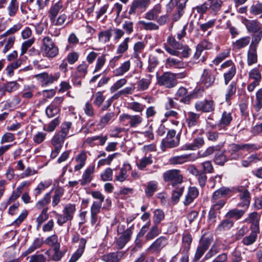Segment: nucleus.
I'll return each instance as SVG.
<instances>
[{
    "label": "nucleus",
    "mask_w": 262,
    "mask_h": 262,
    "mask_svg": "<svg viewBox=\"0 0 262 262\" xmlns=\"http://www.w3.org/2000/svg\"><path fill=\"white\" fill-rule=\"evenodd\" d=\"M41 51L43 56L53 58L58 54L59 49L52 39L49 36H46L42 39Z\"/></svg>",
    "instance_id": "obj_1"
},
{
    "label": "nucleus",
    "mask_w": 262,
    "mask_h": 262,
    "mask_svg": "<svg viewBox=\"0 0 262 262\" xmlns=\"http://www.w3.org/2000/svg\"><path fill=\"white\" fill-rule=\"evenodd\" d=\"M157 84L166 88L171 89L177 84V74L166 72L161 75L157 76Z\"/></svg>",
    "instance_id": "obj_2"
},
{
    "label": "nucleus",
    "mask_w": 262,
    "mask_h": 262,
    "mask_svg": "<svg viewBox=\"0 0 262 262\" xmlns=\"http://www.w3.org/2000/svg\"><path fill=\"white\" fill-rule=\"evenodd\" d=\"M75 211L76 205L75 204H67L63 209V214H57V222L58 225L62 226L68 221L72 220Z\"/></svg>",
    "instance_id": "obj_3"
},
{
    "label": "nucleus",
    "mask_w": 262,
    "mask_h": 262,
    "mask_svg": "<svg viewBox=\"0 0 262 262\" xmlns=\"http://www.w3.org/2000/svg\"><path fill=\"white\" fill-rule=\"evenodd\" d=\"M150 0H133L129 5V15H136L145 12L150 5Z\"/></svg>",
    "instance_id": "obj_4"
},
{
    "label": "nucleus",
    "mask_w": 262,
    "mask_h": 262,
    "mask_svg": "<svg viewBox=\"0 0 262 262\" xmlns=\"http://www.w3.org/2000/svg\"><path fill=\"white\" fill-rule=\"evenodd\" d=\"M164 181L171 182L172 186L181 184L183 182V177L179 169H170L165 171L163 175Z\"/></svg>",
    "instance_id": "obj_5"
},
{
    "label": "nucleus",
    "mask_w": 262,
    "mask_h": 262,
    "mask_svg": "<svg viewBox=\"0 0 262 262\" xmlns=\"http://www.w3.org/2000/svg\"><path fill=\"white\" fill-rule=\"evenodd\" d=\"M168 245V239L164 236H161L153 242L146 249L145 252L149 254H157Z\"/></svg>",
    "instance_id": "obj_6"
},
{
    "label": "nucleus",
    "mask_w": 262,
    "mask_h": 262,
    "mask_svg": "<svg viewBox=\"0 0 262 262\" xmlns=\"http://www.w3.org/2000/svg\"><path fill=\"white\" fill-rule=\"evenodd\" d=\"M180 0H170L166 5V9L168 13L171 12L176 7V9L172 14V20L174 21L179 20L184 13V10L186 7L180 8L179 7Z\"/></svg>",
    "instance_id": "obj_7"
},
{
    "label": "nucleus",
    "mask_w": 262,
    "mask_h": 262,
    "mask_svg": "<svg viewBox=\"0 0 262 262\" xmlns=\"http://www.w3.org/2000/svg\"><path fill=\"white\" fill-rule=\"evenodd\" d=\"M221 68L224 71V78L225 83L227 85L235 76L236 72V67L231 60H228L221 65Z\"/></svg>",
    "instance_id": "obj_8"
},
{
    "label": "nucleus",
    "mask_w": 262,
    "mask_h": 262,
    "mask_svg": "<svg viewBox=\"0 0 262 262\" xmlns=\"http://www.w3.org/2000/svg\"><path fill=\"white\" fill-rule=\"evenodd\" d=\"M200 117L199 114L192 112H188L186 118V130L187 132L194 133L196 130L194 128L200 123Z\"/></svg>",
    "instance_id": "obj_9"
},
{
    "label": "nucleus",
    "mask_w": 262,
    "mask_h": 262,
    "mask_svg": "<svg viewBox=\"0 0 262 262\" xmlns=\"http://www.w3.org/2000/svg\"><path fill=\"white\" fill-rule=\"evenodd\" d=\"M215 105V102L212 99H205L197 101L194 104V108L198 112L210 113L214 110Z\"/></svg>",
    "instance_id": "obj_10"
},
{
    "label": "nucleus",
    "mask_w": 262,
    "mask_h": 262,
    "mask_svg": "<svg viewBox=\"0 0 262 262\" xmlns=\"http://www.w3.org/2000/svg\"><path fill=\"white\" fill-rule=\"evenodd\" d=\"M120 120L122 122L128 121L129 126L135 128L142 123L143 118L139 115H131L127 114H123L120 116Z\"/></svg>",
    "instance_id": "obj_11"
},
{
    "label": "nucleus",
    "mask_w": 262,
    "mask_h": 262,
    "mask_svg": "<svg viewBox=\"0 0 262 262\" xmlns=\"http://www.w3.org/2000/svg\"><path fill=\"white\" fill-rule=\"evenodd\" d=\"M133 226L127 228L124 233L116 239L115 244L117 249H121L130 241L133 233Z\"/></svg>",
    "instance_id": "obj_12"
},
{
    "label": "nucleus",
    "mask_w": 262,
    "mask_h": 262,
    "mask_svg": "<svg viewBox=\"0 0 262 262\" xmlns=\"http://www.w3.org/2000/svg\"><path fill=\"white\" fill-rule=\"evenodd\" d=\"M237 191L239 192L238 197L240 202L238 204V206L241 207L247 208L250 204L251 200L250 193L249 191L243 187H238Z\"/></svg>",
    "instance_id": "obj_13"
},
{
    "label": "nucleus",
    "mask_w": 262,
    "mask_h": 262,
    "mask_svg": "<svg viewBox=\"0 0 262 262\" xmlns=\"http://www.w3.org/2000/svg\"><path fill=\"white\" fill-rule=\"evenodd\" d=\"M196 159L197 157L194 154H186L172 157L169 159V162L171 165L183 164L188 162L194 161Z\"/></svg>",
    "instance_id": "obj_14"
},
{
    "label": "nucleus",
    "mask_w": 262,
    "mask_h": 262,
    "mask_svg": "<svg viewBox=\"0 0 262 262\" xmlns=\"http://www.w3.org/2000/svg\"><path fill=\"white\" fill-rule=\"evenodd\" d=\"M215 80V76L211 70L204 69L200 78V82L206 87L213 85Z\"/></svg>",
    "instance_id": "obj_15"
},
{
    "label": "nucleus",
    "mask_w": 262,
    "mask_h": 262,
    "mask_svg": "<svg viewBox=\"0 0 262 262\" xmlns=\"http://www.w3.org/2000/svg\"><path fill=\"white\" fill-rule=\"evenodd\" d=\"M38 79H41L42 84L48 85L57 81L60 76L59 72H56L54 74H48L47 73H43L36 76Z\"/></svg>",
    "instance_id": "obj_16"
},
{
    "label": "nucleus",
    "mask_w": 262,
    "mask_h": 262,
    "mask_svg": "<svg viewBox=\"0 0 262 262\" xmlns=\"http://www.w3.org/2000/svg\"><path fill=\"white\" fill-rule=\"evenodd\" d=\"M260 218V215L257 212L254 211L248 214L244 222L251 224V228L254 230L258 231Z\"/></svg>",
    "instance_id": "obj_17"
},
{
    "label": "nucleus",
    "mask_w": 262,
    "mask_h": 262,
    "mask_svg": "<svg viewBox=\"0 0 262 262\" xmlns=\"http://www.w3.org/2000/svg\"><path fill=\"white\" fill-rule=\"evenodd\" d=\"M180 135L178 134L175 138H165L162 141V149L165 150L166 148H174L177 147L180 143Z\"/></svg>",
    "instance_id": "obj_18"
},
{
    "label": "nucleus",
    "mask_w": 262,
    "mask_h": 262,
    "mask_svg": "<svg viewBox=\"0 0 262 262\" xmlns=\"http://www.w3.org/2000/svg\"><path fill=\"white\" fill-rule=\"evenodd\" d=\"M95 171V166H89L83 172L82 178L79 180L80 184L82 186H84L89 184L92 180L93 174Z\"/></svg>",
    "instance_id": "obj_19"
},
{
    "label": "nucleus",
    "mask_w": 262,
    "mask_h": 262,
    "mask_svg": "<svg viewBox=\"0 0 262 262\" xmlns=\"http://www.w3.org/2000/svg\"><path fill=\"white\" fill-rule=\"evenodd\" d=\"M210 245V240L208 238H204L200 242V245L198 247L194 259L198 260L203 256L205 252L207 250Z\"/></svg>",
    "instance_id": "obj_20"
},
{
    "label": "nucleus",
    "mask_w": 262,
    "mask_h": 262,
    "mask_svg": "<svg viewBox=\"0 0 262 262\" xmlns=\"http://www.w3.org/2000/svg\"><path fill=\"white\" fill-rule=\"evenodd\" d=\"M152 78V76L148 74L145 77L140 79L137 83V90L138 92H143L147 90L151 83Z\"/></svg>",
    "instance_id": "obj_21"
},
{
    "label": "nucleus",
    "mask_w": 262,
    "mask_h": 262,
    "mask_svg": "<svg viewBox=\"0 0 262 262\" xmlns=\"http://www.w3.org/2000/svg\"><path fill=\"white\" fill-rule=\"evenodd\" d=\"M137 137L138 139L141 138L142 137L145 138L144 141H142V142L138 143L139 144H142L144 142H149L151 140H153L154 139L155 136L153 132V127L152 125H150L147 126V130L138 132Z\"/></svg>",
    "instance_id": "obj_22"
},
{
    "label": "nucleus",
    "mask_w": 262,
    "mask_h": 262,
    "mask_svg": "<svg viewBox=\"0 0 262 262\" xmlns=\"http://www.w3.org/2000/svg\"><path fill=\"white\" fill-rule=\"evenodd\" d=\"M243 23L246 26L249 32L256 33L260 31L262 27L260 26V24L257 20H250L247 18H244Z\"/></svg>",
    "instance_id": "obj_23"
},
{
    "label": "nucleus",
    "mask_w": 262,
    "mask_h": 262,
    "mask_svg": "<svg viewBox=\"0 0 262 262\" xmlns=\"http://www.w3.org/2000/svg\"><path fill=\"white\" fill-rule=\"evenodd\" d=\"M162 11V6L160 4L155 5L153 8L145 14L144 18L148 20H156Z\"/></svg>",
    "instance_id": "obj_24"
},
{
    "label": "nucleus",
    "mask_w": 262,
    "mask_h": 262,
    "mask_svg": "<svg viewBox=\"0 0 262 262\" xmlns=\"http://www.w3.org/2000/svg\"><path fill=\"white\" fill-rule=\"evenodd\" d=\"M132 167L129 163H124L120 169L119 173L115 176V180L123 182L127 179L128 174L127 172L131 170Z\"/></svg>",
    "instance_id": "obj_25"
},
{
    "label": "nucleus",
    "mask_w": 262,
    "mask_h": 262,
    "mask_svg": "<svg viewBox=\"0 0 262 262\" xmlns=\"http://www.w3.org/2000/svg\"><path fill=\"white\" fill-rule=\"evenodd\" d=\"M87 159L86 153L85 151H82L75 157L76 164L74 166L75 171H79L82 169L86 163Z\"/></svg>",
    "instance_id": "obj_26"
},
{
    "label": "nucleus",
    "mask_w": 262,
    "mask_h": 262,
    "mask_svg": "<svg viewBox=\"0 0 262 262\" xmlns=\"http://www.w3.org/2000/svg\"><path fill=\"white\" fill-rule=\"evenodd\" d=\"M125 252L124 251H119L116 252L110 253L103 256V259L106 262H119Z\"/></svg>",
    "instance_id": "obj_27"
},
{
    "label": "nucleus",
    "mask_w": 262,
    "mask_h": 262,
    "mask_svg": "<svg viewBox=\"0 0 262 262\" xmlns=\"http://www.w3.org/2000/svg\"><path fill=\"white\" fill-rule=\"evenodd\" d=\"M199 195V191L195 187H190L185 196L184 204L185 206L190 205Z\"/></svg>",
    "instance_id": "obj_28"
},
{
    "label": "nucleus",
    "mask_w": 262,
    "mask_h": 262,
    "mask_svg": "<svg viewBox=\"0 0 262 262\" xmlns=\"http://www.w3.org/2000/svg\"><path fill=\"white\" fill-rule=\"evenodd\" d=\"M240 150L238 144H232L228 146L227 150L225 151L228 159H237L239 158L238 151Z\"/></svg>",
    "instance_id": "obj_29"
},
{
    "label": "nucleus",
    "mask_w": 262,
    "mask_h": 262,
    "mask_svg": "<svg viewBox=\"0 0 262 262\" xmlns=\"http://www.w3.org/2000/svg\"><path fill=\"white\" fill-rule=\"evenodd\" d=\"M232 120V117L231 113L224 111L222 115L221 119L215 126L220 127L225 129L228 126Z\"/></svg>",
    "instance_id": "obj_30"
},
{
    "label": "nucleus",
    "mask_w": 262,
    "mask_h": 262,
    "mask_svg": "<svg viewBox=\"0 0 262 262\" xmlns=\"http://www.w3.org/2000/svg\"><path fill=\"white\" fill-rule=\"evenodd\" d=\"M255 45H250L247 53V63L251 66L257 61V55Z\"/></svg>",
    "instance_id": "obj_31"
},
{
    "label": "nucleus",
    "mask_w": 262,
    "mask_h": 262,
    "mask_svg": "<svg viewBox=\"0 0 262 262\" xmlns=\"http://www.w3.org/2000/svg\"><path fill=\"white\" fill-rule=\"evenodd\" d=\"M165 67L169 69H181L184 68L185 64L180 59L173 57H168L166 60Z\"/></svg>",
    "instance_id": "obj_32"
},
{
    "label": "nucleus",
    "mask_w": 262,
    "mask_h": 262,
    "mask_svg": "<svg viewBox=\"0 0 262 262\" xmlns=\"http://www.w3.org/2000/svg\"><path fill=\"white\" fill-rule=\"evenodd\" d=\"M59 249L60 247L58 246L53 249H49L46 252L45 254L48 256L49 260L58 261L61 259L63 254Z\"/></svg>",
    "instance_id": "obj_33"
},
{
    "label": "nucleus",
    "mask_w": 262,
    "mask_h": 262,
    "mask_svg": "<svg viewBox=\"0 0 262 262\" xmlns=\"http://www.w3.org/2000/svg\"><path fill=\"white\" fill-rule=\"evenodd\" d=\"M67 19L68 16L63 13L59 15L57 17H55L54 20L52 19L50 21L55 26L65 27L72 23L71 20L67 21Z\"/></svg>",
    "instance_id": "obj_34"
},
{
    "label": "nucleus",
    "mask_w": 262,
    "mask_h": 262,
    "mask_svg": "<svg viewBox=\"0 0 262 262\" xmlns=\"http://www.w3.org/2000/svg\"><path fill=\"white\" fill-rule=\"evenodd\" d=\"M192 242V237L189 233H184L182 235V250L183 252H189Z\"/></svg>",
    "instance_id": "obj_35"
},
{
    "label": "nucleus",
    "mask_w": 262,
    "mask_h": 262,
    "mask_svg": "<svg viewBox=\"0 0 262 262\" xmlns=\"http://www.w3.org/2000/svg\"><path fill=\"white\" fill-rule=\"evenodd\" d=\"M63 8L62 3L58 1L54 5H53L49 10V17L50 20L54 19L56 17L59 12Z\"/></svg>",
    "instance_id": "obj_36"
},
{
    "label": "nucleus",
    "mask_w": 262,
    "mask_h": 262,
    "mask_svg": "<svg viewBox=\"0 0 262 262\" xmlns=\"http://www.w3.org/2000/svg\"><path fill=\"white\" fill-rule=\"evenodd\" d=\"M250 38L249 36L242 37L232 43V49L237 51L242 48L246 47L250 43Z\"/></svg>",
    "instance_id": "obj_37"
},
{
    "label": "nucleus",
    "mask_w": 262,
    "mask_h": 262,
    "mask_svg": "<svg viewBox=\"0 0 262 262\" xmlns=\"http://www.w3.org/2000/svg\"><path fill=\"white\" fill-rule=\"evenodd\" d=\"M231 192V190L230 188L222 187L213 192L212 198H213V200H223L222 199V198L226 196L230 193Z\"/></svg>",
    "instance_id": "obj_38"
},
{
    "label": "nucleus",
    "mask_w": 262,
    "mask_h": 262,
    "mask_svg": "<svg viewBox=\"0 0 262 262\" xmlns=\"http://www.w3.org/2000/svg\"><path fill=\"white\" fill-rule=\"evenodd\" d=\"M249 12L253 15L262 17V3L259 1L253 2L249 8Z\"/></svg>",
    "instance_id": "obj_39"
},
{
    "label": "nucleus",
    "mask_w": 262,
    "mask_h": 262,
    "mask_svg": "<svg viewBox=\"0 0 262 262\" xmlns=\"http://www.w3.org/2000/svg\"><path fill=\"white\" fill-rule=\"evenodd\" d=\"M160 233L161 230L159 228L158 226L154 225L150 228L146 234L145 241H150L158 236Z\"/></svg>",
    "instance_id": "obj_40"
},
{
    "label": "nucleus",
    "mask_w": 262,
    "mask_h": 262,
    "mask_svg": "<svg viewBox=\"0 0 262 262\" xmlns=\"http://www.w3.org/2000/svg\"><path fill=\"white\" fill-rule=\"evenodd\" d=\"M204 144V140L203 137H198L194 139L192 143L186 144L184 149L187 150H195L196 148H199Z\"/></svg>",
    "instance_id": "obj_41"
},
{
    "label": "nucleus",
    "mask_w": 262,
    "mask_h": 262,
    "mask_svg": "<svg viewBox=\"0 0 262 262\" xmlns=\"http://www.w3.org/2000/svg\"><path fill=\"white\" fill-rule=\"evenodd\" d=\"M53 104L51 103L46 109V114L49 118L55 117L58 115L60 111L59 106Z\"/></svg>",
    "instance_id": "obj_42"
},
{
    "label": "nucleus",
    "mask_w": 262,
    "mask_h": 262,
    "mask_svg": "<svg viewBox=\"0 0 262 262\" xmlns=\"http://www.w3.org/2000/svg\"><path fill=\"white\" fill-rule=\"evenodd\" d=\"M130 68V62L127 60L123 63L119 67L116 69L114 73L116 76H121L129 71Z\"/></svg>",
    "instance_id": "obj_43"
},
{
    "label": "nucleus",
    "mask_w": 262,
    "mask_h": 262,
    "mask_svg": "<svg viewBox=\"0 0 262 262\" xmlns=\"http://www.w3.org/2000/svg\"><path fill=\"white\" fill-rule=\"evenodd\" d=\"M112 36V30L111 29L100 32L98 35V40L102 43L108 42Z\"/></svg>",
    "instance_id": "obj_44"
},
{
    "label": "nucleus",
    "mask_w": 262,
    "mask_h": 262,
    "mask_svg": "<svg viewBox=\"0 0 262 262\" xmlns=\"http://www.w3.org/2000/svg\"><path fill=\"white\" fill-rule=\"evenodd\" d=\"M152 162V157L151 155H150L148 157L142 158L137 164V166L140 170H143L147 165L151 164Z\"/></svg>",
    "instance_id": "obj_45"
},
{
    "label": "nucleus",
    "mask_w": 262,
    "mask_h": 262,
    "mask_svg": "<svg viewBox=\"0 0 262 262\" xmlns=\"http://www.w3.org/2000/svg\"><path fill=\"white\" fill-rule=\"evenodd\" d=\"M257 231H258L254 230V231H252L249 235L243 238L242 240L243 244L246 246L253 244L256 241Z\"/></svg>",
    "instance_id": "obj_46"
},
{
    "label": "nucleus",
    "mask_w": 262,
    "mask_h": 262,
    "mask_svg": "<svg viewBox=\"0 0 262 262\" xmlns=\"http://www.w3.org/2000/svg\"><path fill=\"white\" fill-rule=\"evenodd\" d=\"M63 193L64 190L62 188H57L55 189L52 203L53 207L57 206L59 204Z\"/></svg>",
    "instance_id": "obj_47"
},
{
    "label": "nucleus",
    "mask_w": 262,
    "mask_h": 262,
    "mask_svg": "<svg viewBox=\"0 0 262 262\" xmlns=\"http://www.w3.org/2000/svg\"><path fill=\"white\" fill-rule=\"evenodd\" d=\"M243 259L242 252L240 250L235 249L230 254L229 262H241Z\"/></svg>",
    "instance_id": "obj_48"
},
{
    "label": "nucleus",
    "mask_w": 262,
    "mask_h": 262,
    "mask_svg": "<svg viewBox=\"0 0 262 262\" xmlns=\"http://www.w3.org/2000/svg\"><path fill=\"white\" fill-rule=\"evenodd\" d=\"M157 185L158 183L156 181H151L149 182L145 190L146 196L148 197L151 196L156 191Z\"/></svg>",
    "instance_id": "obj_49"
},
{
    "label": "nucleus",
    "mask_w": 262,
    "mask_h": 262,
    "mask_svg": "<svg viewBox=\"0 0 262 262\" xmlns=\"http://www.w3.org/2000/svg\"><path fill=\"white\" fill-rule=\"evenodd\" d=\"M233 222L229 219H225L223 220L218 225L216 230L219 231L226 230L230 229L233 226Z\"/></svg>",
    "instance_id": "obj_50"
},
{
    "label": "nucleus",
    "mask_w": 262,
    "mask_h": 262,
    "mask_svg": "<svg viewBox=\"0 0 262 262\" xmlns=\"http://www.w3.org/2000/svg\"><path fill=\"white\" fill-rule=\"evenodd\" d=\"M43 243V239L42 238H36L32 245L26 251V254H29L33 252L36 249L39 248L41 246Z\"/></svg>",
    "instance_id": "obj_51"
},
{
    "label": "nucleus",
    "mask_w": 262,
    "mask_h": 262,
    "mask_svg": "<svg viewBox=\"0 0 262 262\" xmlns=\"http://www.w3.org/2000/svg\"><path fill=\"white\" fill-rule=\"evenodd\" d=\"M145 43L142 41H138L135 43L134 46V53L133 56L134 58H138L139 56V54L141 53L142 50L145 47Z\"/></svg>",
    "instance_id": "obj_52"
},
{
    "label": "nucleus",
    "mask_w": 262,
    "mask_h": 262,
    "mask_svg": "<svg viewBox=\"0 0 262 262\" xmlns=\"http://www.w3.org/2000/svg\"><path fill=\"white\" fill-rule=\"evenodd\" d=\"M245 213L244 210L238 209H233L229 211L226 216L228 217L235 218L236 220L239 219Z\"/></svg>",
    "instance_id": "obj_53"
},
{
    "label": "nucleus",
    "mask_w": 262,
    "mask_h": 262,
    "mask_svg": "<svg viewBox=\"0 0 262 262\" xmlns=\"http://www.w3.org/2000/svg\"><path fill=\"white\" fill-rule=\"evenodd\" d=\"M139 24L141 25L143 29L145 30H158L159 29V27L156 24L151 21L146 22L144 20H140Z\"/></svg>",
    "instance_id": "obj_54"
},
{
    "label": "nucleus",
    "mask_w": 262,
    "mask_h": 262,
    "mask_svg": "<svg viewBox=\"0 0 262 262\" xmlns=\"http://www.w3.org/2000/svg\"><path fill=\"white\" fill-rule=\"evenodd\" d=\"M51 201V192L47 193L43 198L39 200L36 204L35 207L38 209H41L48 205Z\"/></svg>",
    "instance_id": "obj_55"
},
{
    "label": "nucleus",
    "mask_w": 262,
    "mask_h": 262,
    "mask_svg": "<svg viewBox=\"0 0 262 262\" xmlns=\"http://www.w3.org/2000/svg\"><path fill=\"white\" fill-rule=\"evenodd\" d=\"M164 212L159 209L155 210L154 212L153 220L155 225L157 226L161 223V222L164 219Z\"/></svg>",
    "instance_id": "obj_56"
},
{
    "label": "nucleus",
    "mask_w": 262,
    "mask_h": 262,
    "mask_svg": "<svg viewBox=\"0 0 262 262\" xmlns=\"http://www.w3.org/2000/svg\"><path fill=\"white\" fill-rule=\"evenodd\" d=\"M184 188L183 187H177L174 189L172 193L171 200L174 204L177 203L180 197L182 195Z\"/></svg>",
    "instance_id": "obj_57"
},
{
    "label": "nucleus",
    "mask_w": 262,
    "mask_h": 262,
    "mask_svg": "<svg viewBox=\"0 0 262 262\" xmlns=\"http://www.w3.org/2000/svg\"><path fill=\"white\" fill-rule=\"evenodd\" d=\"M48 208L47 207L44 208L40 214L36 219V222L37 223V226H40L43 222L46 221L49 217V214L48 213Z\"/></svg>",
    "instance_id": "obj_58"
},
{
    "label": "nucleus",
    "mask_w": 262,
    "mask_h": 262,
    "mask_svg": "<svg viewBox=\"0 0 262 262\" xmlns=\"http://www.w3.org/2000/svg\"><path fill=\"white\" fill-rule=\"evenodd\" d=\"M114 116V113L113 112L107 113L103 116L100 119L99 123L98 125L101 126V127H104L105 126L108 122L112 119L113 117Z\"/></svg>",
    "instance_id": "obj_59"
},
{
    "label": "nucleus",
    "mask_w": 262,
    "mask_h": 262,
    "mask_svg": "<svg viewBox=\"0 0 262 262\" xmlns=\"http://www.w3.org/2000/svg\"><path fill=\"white\" fill-rule=\"evenodd\" d=\"M129 37H126L124 39L122 42H121L118 46L117 49V53L118 54H122L125 52L128 48V42L130 41Z\"/></svg>",
    "instance_id": "obj_60"
},
{
    "label": "nucleus",
    "mask_w": 262,
    "mask_h": 262,
    "mask_svg": "<svg viewBox=\"0 0 262 262\" xmlns=\"http://www.w3.org/2000/svg\"><path fill=\"white\" fill-rule=\"evenodd\" d=\"M18 4L16 0H11L7 8L9 15L14 16L18 11Z\"/></svg>",
    "instance_id": "obj_61"
},
{
    "label": "nucleus",
    "mask_w": 262,
    "mask_h": 262,
    "mask_svg": "<svg viewBox=\"0 0 262 262\" xmlns=\"http://www.w3.org/2000/svg\"><path fill=\"white\" fill-rule=\"evenodd\" d=\"M67 138L66 136L60 132H58L53 137L52 143L53 145H59L62 146L64 139Z\"/></svg>",
    "instance_id": "obj_62"
},
{
    "label": "nucleus",
    "mask_w": 262,
    "mask_h": 262,
    "mask_svg": "<svg viewBox=\"0 0 262 262\" xmlns=\"http://www.w3.org/2000/svg\"><path fill=\"white\" fill-rule=\"evenodd\" d=\"M128 108L134 112L141 113L144 110L145 105L137 101L128 104Z\"/></svg>",
    "instance_id": "obj_63"
},
{
    "label": "nucleus",
    "mask_w": 262,
    "mask_h": 262,
    "mask_svg": "<svg viewBox=\"0 0 262 262\" xmlns=\"http://www.w3.org/2000/svg\"><path fill=\"white\" fill-rule=\"evenodd\" d=\"M254 108L258 112L262 108V89H260L256 94V103Z\"/></svg>",
    "instance_id": "obj_64"
}]
</instances>
